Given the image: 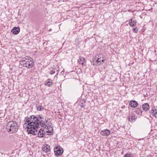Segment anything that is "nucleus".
I'll return each instance as SVG.
<instances>
[{"instance_id": "nucleus-1", "label": "nucleus", "mask_w": 157, "mask_h": 157, "mask_svg": "<svg viewBox=\"0 0 157 157\" xmlns=\"http://www.w3.org/2000/svg\"><path fill=\"white\" fill-rule=\"evenodd\" d=\"M44 116L42 115L36 116L32 115L30 117H25L24 120L25 124L23 127L27 129L29 134L36 135L37 133V129L39 126L46 128L47 126L45 124L44 121Z\"/></svg>"}, {"instance_id": "nucleus-2", "label": "nucleus", "mask_w": 157, "mask_h": 157, "mask_svg": "<svg viewBox=\"0 0 157 157\" xmlns=\"http://www.w3.org/2000/svg\"><path fill=\"white\" fill-rule=\"evenodd\" d=\"M6 128L9 132H16L18 129L17 124L14 121H10L7 124Z\"/></svg>"}, {"instance_id": "nucleus-3", "label": "nucleus", "mask_w": 157, "mask_h": 157, "mask_svg": "<svg viewBox=\"0 0 157 157\" xmlns=\"http://www.w3.org/2000/svg\"><path fill=\"white\" fill-rule=\"evenodd\" d=\"M55 154L57 156L61 155L63 152V150L62 147L60 146H58L54 149Z\"/></svg>"}, {"instance_id": "nucleus-4", "label": "nucleus", "mask_w": 157, "mask_h": 157, "mask_svg": "<svg viewBox=\"0 0 157 157\" xmlns=\"http://www.w3.org/2000/svg\"><path fill=\"white\" fill-rule=\"evenodd\" d=\"M34 62L33 58H29V60L27 63L26 64H25V65H24V67H26L28 68H31L34 66Z\"/></svg>"}, {"instance_id": "nucleus-5", "label": "nucleus", "mask_w": 157, "mask_h": 157, "mask_svg": "<svg viewBox=\"0 0 157 157\" xmlns=\"http://www.w3.org/2000/svg\"><path fill=\"white\" fill-rule=\"evenodd\" d=\"M31 57L29 56H26L24 57L21 59L19 62L21 66L24 67V65H25V64L26 65V63H27L28 61L29 60V58Z\"/></svg>"}, {"instance_id": "nucleus-6", "label": "nucleus", "mask_w": 157, "mask_h": 157, "mask_svg": "<svg viewBox=\"0 0 157 157\" xmlns=\"http://www.w3.org/2000/svg\"><path fill=\"white\" fill-rule=\"evenodd\" d=\"M86 101L84 99H81L78 100L76 102L77 104L80 105L81 107H83L85 106Z\"/></svg>"}, {"instance_id": "nucleus-7", "label": "nucleus", "mask_w": 157, "mask_h": 157, "mask_svg": "<svg viewBox=\"0 0 157 157\" xmlns=\"http://www.w3.org/2000/svg\"><path fill=\"white\" fill-rule=\"evenodd\" d=\"M110 133V131L109 130L105 129L101 132V134L103 136H106L109 135Z\"/></svg>"}, {"instance_id": "nucleus-8", "label": "nucleus", "mask_w": 157, "mask_h": 157, "mask_svg": "<svg viewBox=\"0 0 157 157\" xmlns=\"http://www.w3.org/2000/svg\"><path fill=\"white\" fill-rule=\"evenodd\" d=\"M20 31V29L18 27H14L11 30V32H12L13 34L17 35L18 34Z\"/></svg>"}, {"instance_id": "nucleus-9", "label": "nucleus", "mask_w": 157, "mask_h": 157, "mask_svg": "<svg viewBox=\"0 0 157 157\" xmlns=\"http://www.w3.org/2000/svg\"><path fill=\"white\" fill-rule=\"evenodd\" d=\"M138 105V103L134 100L131 101L129 103V105L132 108H136Z\"/></svg>"}, {"instance_id": "nucleus-10", "label": "nucleus", "mask_w": 157, "mask_h": 157, "mask_svg": "<svg viewBox=\"0 0 157 157\" xmlns=\"http://www.w3.org/2000/svg\"><path fill=\"white\" fill-rule=\"evenodd\" d=\"M47 128L48 130L46 131V133H47L48 135H51L53 134V129L52 127L50 126H48L46 127V128Z\"/></svg>"}, {"instance_id": "nucleus-11", "label": "nucleus", "mask_w": 157, "mask_h": 157, "mask_svg": "<svg viewBox=\"0 0 157 157\" xmlns=\"http://www.w3.org/2000/svg\"><path fill=\"white\" fill-rule=\"evenodd\" d=\"M86 62V60L85 58L81 56L79 57V59L78 60V63L79 64H81L82 66L84 64V63Z\"/></svg>"}, {"instance_id": "nucleus-12", "label": "nucleus", "mask_w": 157, "mask_h": 157, "mask_svg": "<svg viewBox=\"0 0 157 157\" xmlns=\"http://www.w3.org/2000/svg\"><path fill=\"white\" fill-rule=\"evenodd\" d=\"M38 136L40 137H42L44 136V133L43 130L41 128L39 131L38 133Z\"/></svg>"}, {"instance_id": "nucleus-13", "label": "nucleus", "mask_w": 157, "mask_h": 157, "mask_svg": "<svg viewBox=\"0 0 157 157\" xmlns=\"http://www.w3.org/2000/svg\"><path fill=\"white\" fill-rule=\"evenodd\" d=\"M98 56H96L94 57H93V64L94 65H97V59L98 58Z\"/></svg>"}, {"instance_id": "nucleus-14", "label": "nucleus", "mask_w": 157, "mask_h": 157, "mask_svg": "<svg viewBox=\"0 0 157 157\" xmlns=\"http://www.w3.org/2000/svg\"><path fill=\"white\" fill-rule=\"evenodd\" d=\"M42 150L43 151L45 152H49L50 150V147L49 146H45L43 148Z\"/></svg>"}, {"instance_id": "nucleus-15", "label": "nucleus", "mask_w": 157, "mask_h": 157, "mask_svg": "<svg viewBox=\"0 0 157 157\" xmlns=\"http://www.w3.org/2000/svg\"><path fill=\"white\" fill-rule=\"evenodd\" d=\"M50 79H48L46 82L45 83V85L48 87L51 86L52 85V82H50Z\"/></svg>"}, {"instance_id": "nucleus-16", "label": "nucleus", "mask_w": 157, "mask_h": 157, "mask_svg": "<svg viewBox=\"0 0 157 157\" xmlns=\"http://www.w3.org/2000/svg\"><path fill=\"white\" fill-rule=\"evenodd\" d=\"M142 108L145 112L147 111V103L143 104L142 105Z\"/></svg>"}, {"instance_id": "nucleus-17", "label": "nucleus", "mask_w": 157, "mask_h": 157, "mask_svg": "<svg viewBox=\"0 0 157 157\" xmlns=\"http://www.w3.org/2000/svg\"><path fill=\"white\" fill-rule=\"evenodd\" d=\"M37 109L38 111H40L44 110V108L42 106H39L37 107Z\"/></svg>"}, {"instance_id": "nucleus-18", "label": "nucleus", "mask_w": 157, "mask_h": 157, "mask_svg": "<svg viewBox=\"0 0 157 157\" xmlns=\"http://www.w3.org/2000/svg\"><path fill=\"white\" fill-rule=\"evenodd\" d=\"M135 112L136 114H139L140 113H141V114H142L143 111H141L140 109H137L136 110Z\"/></svg>"}, {"instance_id": "nucleus-19", "label": "nucleus", "mask_w": 157, "mask_h": 157, "mask_svg": "<svg viewBox=\"0 0 157 157\" xmlns=\"http://www.w3.org/2000/svg\"><path fill=\"white\" fill-rule=\"evenodd\" d=\"M97 65H100V64L101 63H100L101 61V59L100 58H99L98 57V58L97 59Z\"/></svg>"}, {"instance_id": "nucleus-20", "label": "nucleus", "mask_w": 157, "mask_h": 157, "mask_svg": "<svg viewBox=\"0 0 157 157\" xmlns=\"http://www.w3.org/2000/svg\"><path fill=\"white\" fill-rule=\"evenodd\" d=\"M132 31L133 32L135 33H137L138 31V28L136 27L135 28L133 29Z\"/></svg>"}, {"instance_id": "nucleus-21", "label": "nucleus", "mask_w": 157, "mask_h": 157, "mask_svg": "<svg viewBox=\"0 0 157 157\" xmlns=\"http://www.w3.org/2000/svg\"><path fill=\"white\" fill-rule=\"evenodd\" d=\"M132 115H130V114H129V116L128 117V121H130L131 122H132V116H131Z\"/></svg>"}, {"instance_id": "nucleus-22", "label": "nucleus", "mask_w": 157, "mask_h": 157, "mask_svg": "<svg viewBox=\"0 0 157 157\" xmlns=\"http://www.w3.org/2000/svg\"><path fill=\"white\" fill-rule=\"evenodd\" d=\"M132 19H131L129 20V25L130 26H132V27H133V25H132Z\"/></svg>"}, {"instance_id": "nucleus-23", "label": "nucleus", "mask_w": 157, "mask_h": 157, "mask_svg": "<svg viewBox=\"0 0 157 157\" xmlns=\"http://www.w3.org/2000/svg\"><path fill=\"white\" fill-rule=\"evenodd\" d=\"M55 73V69H53L52 70H51L50 72L49 73L51 75H52L53 74Z\"/></svg>"}, {"instance_id": "nucleus-24", "label": "nucleus", "mask_w": 157, "mask_h": 157, "mask_svg": "<svg viewBox=\"0 0 157 157\" xmlns=\"http://www.w3.org/2000/svg\"><path fill=\"white\" fill-rule=\"evenodd\" d=\"M136 20H134L132 21V25H133V26H135L136 24Z\"/></svg>"}, {"instance_id": "nucleus-25", "label": "nucleus", "mask_w": 157, "mask_h": 157, "mask_svg": "<svg viewBox=\"0 0 157 157\" xmlns=\"http://www.w3.org/2000/svg\"><path fill=\"white\" fill-rule=\"evenodd\" d=\"M124 157H131V156L130 154L127 153L125 155Z\"/></svg>"}, {"instance_id": "nucleus-26", "label": "nucleus", "mask_w": 157, "mask_h": 157, "mask_svg": "<svg viewBox=\"0 0 157 157\" xmlns=\"http://www.w3.org/2000/svg\"><path fill=\"white\" fill-rule=\"evenodd\" d=\"M44 122H45V123H48V120L46 118H44Z\"/></svg>"}, {"instance_id": "nucleus-27", "label": "nucleus", "mask_w": 157, "mask_h": 157, "mask_svg": "<svg viewBox=\"0 0 157 157\" xmlns=\"http://www.w3.org/2000/svg\"><path fill=\"white\" fill-rule=\"evenodd\" d=\"M133 119L134 120V121H135V120L136 119L137 117L136 116H135L134 114H133Z\"/></svg>"}, {"instance_id": "nucleus-28", "label": "nucleus", "mask_w": 157, "mask_h": 157, "mask_svg": "<svg viewBox=\"0 0 157 157\" xmlns=\"http://www.w3.org/2000/svg\"><path fill=\"white\" fill-rule=\"evenodd\" d=\"M133 114H132V115H131V116H132V121H133L134 120L133 119Z\"/></svg>"}, {"instance_id": "nucleus-29", "label": "nucleus", "mask_w": 157, "mask_h": 157, "mask_svg": "<svg viewBox=\"0 0 157 157\" xmlns=\"http://www.w3.org/2000/svg\"><path fill=\"white\" fill-rule=\"evenodd\" d=\"M105 60V59H103L102 60H101V61L102 62H104Z\"/></svg>"}, {"instance_id": "nucleus-30", "label": "nucleus", "mask_w": 157, "mask_h": 157, "mask_svg": "<svg viewBox=\"0 0 157 157\" xmlns=\"http://www.w3.org/2000/svg\"><path fill=\"white\" fill-rule=\"evenodd\" d=\"M147 105H148V110L149 109V105L148 104Z\"/></svg>"}, {"instance_id": "nucleus-31", "label": "nucleus", "mask_w": 157, "mask_h": 157, "mask_svg": "<svg viewBox=\"0 0 157 157\" xmlns=\"http://www.w3.org/2000/svg\"><path fill=\"white\" fill-rule=\"evenodd\" d=\"M51 29H50L49 31H51Z\"/></svg>"}, {"instance_id": "nucleus-32", "label": "nucleus", "mask_w": 157, "mask_h": 157, "mask_svg": "<svg viewBox=\"0 0 157 157\" xmlns=\"http://www.w3.org/2000/svg\"><path fill=\"white\" fill-rule=\"evenodd\" d=\"M51 29H50L49 31H51Z\"/></svg>"}]
</instances>
